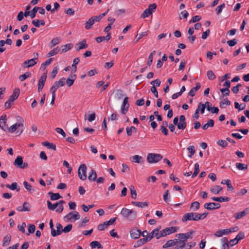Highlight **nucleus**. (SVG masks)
<instances>
[{
	"mask_svg": "<svg viewBox=\"0 0 249 249\" xmlns=\"http://www.w3.org/2000/svg\"><path fill=\"white\" fill-rule=\"evenodd\" d=\"M117 217L111 218L108 221L104 222L103 223L100 224L98 226V229L99 231H103L108 228L109 225H112L116 220Z\"/></svg>",
	"mask_w": 249,
	"mask_h": 249,
	"instance_id": "9",
	"label": "nucleus"
},
{
	"mask_svg": "<svg viewBox=\"0 0 249 249\" xmlns=\"http://www.w3.org/2000/svg\"><path fill=\"white\" fill-rule=\"evenodd\" d=\"M179 228L177 227H170L166 228L160 231V236L165 237L172 233H175L177 231Z\"/></svg>",
	"mask_w": 249,
	"mask_h": 249,
	"instance_id": "8",
	"label": "nucleus"
},
{
	"mask_svg": "<svg viewBox=\"0 0 249 249\" xmlns=\"http://www.w3.org/2000/svg\"><path fill=\"white\" fill-rule=\"evenodd\" d=\"M169 197H170L169 191L168 190H167L164 192L163 196V198L164 201L165 202L168 203L169 201Z\"/></svg>",
	"mask_w": 249,
	"mask_h": 249,
	"instance_id": "58",
	"label": "nucleus"
},
{
	"mask_svg": "<svg viewBox=\"0 0 249 249\" xmlns=\"http://www.w3.org/2000/svg\"><path fill=\"white\" fill-rule=\"evenodd\" d=\"M120 213L124 217L130 221L134 220L137 217V212L136 211L126 208H123Z\"/></svg>",
	"mask_w": 249,
	"mask_h": 249,
	"instance_id": "1",
	"label": "nucleus"
},
{
	"mask_svg": "<svg viewBox=\"0 0 249 249\" xmlns=\"http://www.w3.org/2000/svg\"><path fill=\"white\" fill-rule=\"evenodd\" d=\"M207 76L208 79L210 80H213L216 78V75L214 74L213 72L211 70L207 71Z\"/></svg>",
	"mask_w": 249,
	"mask_h": 249,
	"instance_id": "44",
	"label": "nucleus"
},
{
	"mask_svg": "<svg viewBox=\"0 0 249 249\" xmlns=\"http://www.w3.org/2000/svg\"><path fill=\"white\" fill-rule=\"evenodd\" d=\"M176 245V239L169 240L163 246V248L165 249L168 247H173Z\"/></svg>",
	"mask_w": 249,
	"mask_h": 249,
	"instance_id": "34",
	"label": "nucleus"
},
{
	"mask_svg": "<svg viewBox=\"0 0 249 249\" xmlns=\"http://www.w3.org/2000/svg\"><path fill=\"white\" fill-rule=\"evenodd\" d=\"M221 183L222 184H226V186H227L228 190H233V187L232 186L230 179H227L223 180L221 181Z\"/></svg>",
	"mask_w": 249,
	"mask_h": 249,
	"instance_id": "43",
	"label": "nucleus"
},
{
	"mask_svg": "<svg viewBox=\"0 0 249 249\" xmlns=\"http://www.w3.org/2000/svg\"><path fill=\"white\" fill-rule=\"evenodd\" d=\"M129 107V104L128 103V98L127 97H125V98L124 99L123 104L121 106V113L123 114H125L126 113L128 110V108Z\"/></svg>",
	"mask_w": 249,
	"mask_h": 249,
	"instance_id": "12",
	"label": "nucleus"
},
{
	"mask_svg": "<svg viewBox=\"0 0 249 249\" xmlns=\"http://www.w3.org/2000/svg\"><path fill=\"white\" fill-rule=\"evenodd\" d=\"M94 24L92 18H89L85 23V28L86 30H89L92 28V25Z\"/></svg>",
	"mask_w": 249,
	"mask_h": 249,
	"instance_id": "37",
	"label": "nucleus"
},
{
	"mask_svg": "<svg viewBox=\"0 0 249 249\" xmlns=\"http://www.w3.org/2000/svg\"><path fill=\"white\" fill-rule=\"evenodd\" d=\"M188 220H199L198 213H185L182 217V222H185Z\"/></svg>",
	"mask_w": 249,
	"mask_h": 249,
	"instance_id": "4",
	"label": "nucleus"
},
{
	"mask_svg": "<svg viewBox=\"0 0 249 249\" xmlns=\"http://www.w3.org/2000/svg\"><path fill=\"white\" fill-rule=\"evenodd\" d=\"M199 172V164L196 163L195 164V171L192 175V178L196 177Z\"/></svg>",
	"mask_w": 249,
	"mask_h": 249,
	"instance_id": "59",
	"label": "nucleus"
},
{
	"mask_svg": "<svg viewBox=\"0 0 249 249\" xmlns=\"http://www.w3.org/2000/svg\"><path fill=\"white\" fill-rule=\"evenodd\" d=\"M155 53H156V51H153L149 55V57L148 58V61L147 62V65L149 67L151 66V64L152 63L153 56L155 54Z\"/></svg>",
	"mask_w": 249,
	"mask_h": 249,
	"instance_id": "51",
	"label": "nucleus"
},
{
	"mask_svg": "<svg viewBox=\"0 0 249 249\" xmlns=\"http://www.w3.org/2000/svg\"><path fill=\"white\" fill-rule=\"evenodd\" d=\"M11 240V236L9 234H7L5 236L3 239V246H7L9 244Z\"/></svg>",
	"mask_w": 249,
	"mask_h": 249,
	"instance_id": "36",
	"label": "nucleus"
},
{
	"mask_svg": "<svg viewBox=\"0 0 249 249\" xmlns=\"http://www.w3.org/2000/svg\"><path fill=\"white\" fill-rule=\"evenodd\" d=\"M65 79L64 78H61L59 81H55L54 83V85L57 86V88H58L59 87H63L65 85Z\"/></svg>",
	"mask_w": 249,
	"mask_h": 249,
	"instance_id": "52",
	"label": "nucleus"
},
{
	"mask_svg": "<svg viewBox=\"0 0 249 249\" xmlns=\"http://www.w3.org/2000/svg\"><path fill=\"white\" fill-rule=\"evenodd\" d=\"M87 166L85 164H82L79 166L78 170V177L82 180H85L87 179Z\"/></svg>",
	"mask_w": 249,
	"mask_h": 249,
	"instance_id": "6",
	"label": "nucleus"
},
{
	"mask_svg": "<svg viewBox=\"0 0 249 249\" xmlns=\"http://www.w3.org/2000/svg\"><path fill=\"white\" fill-rule=\"evenodd\" d=\"M132 204L136 206H137L140 208H143L148 206V203L147 202H137V201H132Z\"/></svg>",
	"mask_w": 249,
	"mask_h": 249,
	"instance_id": "33",
	"label": "nucleus"
},
{
	"mask_svg": "<svg viewBox=\"0 0 249 249\" xmlns=\"http://www.w3.org/2000/svg\"><path fill=\"white\" fill-rule=\"evenodd\" d=\"M43 146H46L48 149H51L56 150V145L53 143H50L49 142H44L42 143Z\"/></svg>",
	"mask_w": 249,
	"mask_h": 249,
	"instance_id": "35",
	"label": "nucleus"
},
{
	"mask_svg": "<svg viewBox=\"0 0 249 249\" xmlns=\"http://www.w3.org/2000/svg\"><path fill=\"white\" fill-rule=\"evenodd\" d=\"M5 186L7 188L11 190H16L17 192H19L20 189V187L18 186L17 182H13L11 185L6 184Z\"/></svg>",
	"mask_w": 249,
	"mask_h": 249,
	"instance_id": "24",
	"label": "nucleus"
},
{
	"mask_svg": "<svg viewBox=\"0 0 249 249\" xmlns=\"http://www.w3.org/2000/svg\"><path fill=\"white\" fill-rule=\"evenodd\" d=\"M152 233L153 235H154V236L156 237L157 239H159L160 238L162 237V236H160V231L159 232V229L158 228L154 229L152 231Z\"/></svg>",
	"mask_w": 249,
	"mask_h": 249,
	"instance_id": "56",
	"label": "nucleus"
},
{
	"mask_svg": "<svg viewBox=\"0 0 249 249\" xmlns=\"http://www.w3.org/2000/svg\"><path fill=\"white\" fill-rule=\"evenodd\" d=\"M6 115L1 116L0 118V127L4 131L7 128L6 126Z\"/></svg>",
	"mask_w": 249,
	"mask_h": 249,
	"instance_id": "25",
	"label": "nucleus"
},
{
	"mask_svg": "<svg viewBox=\"0 0 249 249\" xmlns=\"http://www.w3.org/2000/svg\"><path fill=\"white\" fill-rule=\"evenodd\" d=\"M214 126V121L212 119H210L208 122L204 124L202 127L204 130L207 129L209 127H212Z\"/></svg>",
	"mask_w": 249,
	"mask_h": 249,
	"instance_id": "38",
	"label": "nucleus"
},
{
	"mask_svg": "<svg viewBox=\"0 0 249 249\" xmlns=\"http://www.w3.org/2000/svg\"><path fill=\"white\" fill-rule=\"evenodd\" d=\"M49 195L50 196L51 200H56L62 197V196L58 193H53L49 192Z\"/></svg>",
	"mask_w": 249,
	"mask_h": 249,
	"instance_id": "39",
	"label": "nucleus"
},
{
	"mask_svg": "<svg viewBox=\"0 0 249 249\" xmlns=\"http://www.w3.org/2000/svg\"><path fill=\"white\" fill-rule=\"evenodd\" d=\"M187 150H188V151L189 152L188 157L189 158H192L193 155H194L195 153V147L193 145L189 146L187 148Z\"/></svg>",
	"mask_w": 249,
	"mask_h": 249,
	"instance_id": "54",
	"label": "nucleus"
},
{
	"mask_svg": "<svg viewBox=\"0 0 249 249\" xmlns=\"http://www.w3.org/2000/svg\"><path fill=\"white\" fill-rule=\"evenodd\" d=\"M72 228V224H68L64 229H63V230H61L62 233L63 232H64L65 233H68L71 230Z\"/></svg>",
	"mask_w": 249,
	"mask_h": 249,
	"instance_id": "62",
	"label": "nucleus"
},
{
	"mask_svg": "<svg viewBox=\"0 0 249 249\" xmlns=\"http://www.w3.org/2000/svg\"><path fill=\"white\" fill-rule=\"evenodd\" d=\"M97 174L95 170H92L89 173L88 179L90 181H95L97 178Z\"/></svg>",
	"mask_w": 249,
	"mask_h": 249,
	"instance_id": "32",
	"label": "nucleus"
},
{
	"mask_svg": "<svg viewBox=\"0 0 249 249\" xmlns=\"http://www.w3.org/2000/svg\"><path fill=\"white\" fill-rule=\"evenodd\" d=\"M90 247L91 249H95L97 248L98 249H101L103 248V246L98 241H94L91 242L90 244Z\"/></svg>",
	"mask_w": 249,
	"mask_h": 249,
	"instance_id": "29",
	"label": "nucleus"
},
{
	"mask_svg": "<svg viewBox=\"0 0 249 249\" xmlns=\"http://www.w3.org/2000/svg\"><path fill=\"white\" fill-rule=\"evenodd\" d=\"M162 158L160 154L151 153L147 155L146 160L149 163H155L161 160Z\"/></svg>",
	"mask_w": 249,
	"mask_h": 249,
	"instance_id": "3",
	"label": "nucleus"
},
{
	"mask_svg": "<svg viewBox=\"0 0 249 249\" xmlns=\"http://www.w3.org/2000/svg\"><path fill=\"white\" fill-rule=\"evenodd\" d=\"M14 164L17 167L21 169H25L28 167V164L27 162H23V158L21 156H18L15 159Z\"/></svg>",
	"mask_w": 249,
	"mask_h": 249,
	"instance_id": "7",
	"label": "nucleus"
},
{
	"mask_svg": "<svg viewBox=\"0 0 249 249\" xmlns=\"http://www.w3.org/2000/svg\"><path fill=\"white\" fill-rule=\"evenodd\" d=\"M217 144L222 148H225L228 145L227 142L223 140H219L217 142Z\"/></svg>",
	"mask_w": 249,
	"mask_h": 249,
	"instance_id": "60",
	"label": "nucleus"
},
{
	"mask_svg": "<svg viewBox=\"0 0 249 249\" xmlns=\"http://www.w3.org/2000/svg\"><path fill=\"white\" fill-rule=\"evenodd\" d=\"M222 188L218 185H215L211 189V191L215 194H218L221 190Z\"/></svg>",
	"mask_w": 249,
	"mask_h": 249,
	"instance_id": "49",
	"label": "nucleus"
},
{
	"mask_svg": "<svg viewBox=\"0 0 249 249\" xmlns=\"http://www.w3.org/2000/svg\"><path fill=\"white\" fill-rule=\"evenodd\" d=\"M110 38L111 36L109 33H108V34L106 36H98L96 37L95 39L98 43H101L104 40L108 41L110 39Z\"/></svg>",
	"mask_w": 249,
	"mask_h": 249,
	"instance_id": "28",
	"label": "nucleus"
},
{
	"mask_svg": "<svg viewBox=\"0 0 249 249\" xmlns=\"http://www.w3.org/2000/svg\"><path fill=\"white\" fill-rule=\"evenodd\" d=\"M235 165L239 170H246L248 169V165L244 163H236Z\"/></svg>",
	"mask_w": 249,
	"mask_h": 249,
	"instance_id": "45",
	"label": "nucleus"
},
{
	"mask_svg": "<svg viewBox=\"0 0 249 249\" xmlns=\"http://www.w3.org/2000/svg\"><path fill=\"white\" fill-rule=\"evenodd\" d=\"M200 207V204L198 201H195L191 203V209L193 211H196Z\"/></svg>",
	"mask_w": 249,
	"mask_h": 249,
	"instance_id": "53",
	"label": "nucleus"
},
{
	"mask_svg": "<svg viewBox=\"0 0 249 249\" xmlns=\"http://www.w3.org/2000/svg\"><path fill=\"white\" fill-rule=\"evenodd\" d=\"M76 78V75L75 74H71L67 79L66 83L69 87L71 86Z\"/></svg>",
	"mask_w": 249,
	"mask_h": 249,
	"instance_id": "18",
	"label": "nucleus"
},
{
	"mask_svg": "<svg viewBox=\"0 0 249 249\" xmlns=\"http://www.w3.org/2000/svg\"><path fill=\"white\" fill-rule=\"evenodd\" d=\"M211 199L215 201H218V202H228L230 200V198L226 196H220V197H212L211 198Z\"/></svg>",
	"mask_w": 249,
	"mask_h": 249,
	"instance_id": "21",
	"label": "nucleus"
},
{
	"mask_svg": "<svg viewBox=\"0 0 249 249\" xmlns=\"http://www.w3.org/2000/svg\"><path fill=\"white\" fill-rule=\"evenodd\" d=\"M147 242V239H145V238H142L137 241L136 244L134 245V247H138L141 246Z\"/></svg>",
	"mask_w": 249,
	"mask_h": 249,
	"instance_id": "48",
	"label": "nucleus"
},
{
	"mask_svg": "<svg viewBox=\"0 0 249 249\" xmlns=\"http://www.w3.org/2000/svg\"><path fill=\"white\" fill-rule=\"evenodd\" d=\"M20 91L18 89H14L13 94L10 96L9 99L11 100V101H14L17 99L19 95Z\"/></svg>",
	"mask_w": 249,
	"mask_h": 249,
	"instance_id": "23",
	"label": "nucleus"
},
{
	"mask_svg": "<svg viewBox=\"0 0 249 249\" xmlns=\"http://www.w3.org/2000/svg\"><path fill=\"white\" fill-rule=\"evenodd\" d=\"M18 118H19V119L18 120V121L19 122V123L14 124L9 128L7 127V129L8 130L9 132L13 133L18 129V127L23 126V119L20 117H18Z\"/></svg>",
	"mask_w": 249,
	"mask_h": 249,
	"instance_id": "10",
	"label": "nucleus"
},
{
	"mask_svg": "<svg viewBox=\"0 0 249 249\" xmlns=\"http://www.w3.org/2000/svg\"><path fill=\"white\" fill-rule=\"evenodd\" d=\"M196 86L193 88H192L190 91H189L188 94L193 97L195 95L196 92L200 88L201 86L199 83H196Z\"/></svg>",
	"mask_w": 249,
	"mask_h": 249,
	"instance_id": "22",
	"label": "nucleus"
},
{
	"mask_svg": "<svg viewBox=\"0 0 249 249\" xmlns=\"http://www.w3.org/2000/svg\"><path fill=\"white\" fill-rule=\"evenodd\" d=\"M125 95L123 93V91L121 89H117L115 94V98L117 100H120Z\"/></svg>",
	"mask_w": 249,
	"mask_h": 249,
	"instance_id": "27",
	"label": "nucleus"
},
{
	"mask_svg": "<svg viewBox=\"0 0 249 249\" xmlns=\"http://www.w3.org/2000/svg\"><path fill=\"white\" fill-rule=\"evenodd\" d=\"M249 213V208L245 209L244 211L237 213L235 215V218L239 219Z\"/></svg>",
	"mask_w": 249,
	"mask_h": 249,
	"instance_id": "20",
	"label": "nucleus"
},
{
	"mask_svg": "<svg viewBox=\"0 0 249 249\" xmlns=\"http://www.w3.org/2000/svg\"><path fill=\"white\" fill-rule=\"evenodd\" d=\"M130 234L131 238L133 239H138L141 234V231L136 228H133L130 231Z\"/></svg>",
	"mask_w": 249,
	"mask_h": 249,
	"instance_id": "17",
	"label": "nucleus"
},
{
	"mask_svg": "<svg viewBox=\"0 0 249 249\" xmlns=\"http://www.w3.org/2000/svg\"><path fill=\"white\" fill-rule=\"evenodd\" d=\"M32 23L36 27H39L40 25L44 26L45 22L43 20L35 19L33 20Z\"/></svg>",
	"mask_w": 249,
	"mask_h": 249,
	"instance_id": "31",
	"label": "nucleus"
},
{
	"mask_svg": "<svg viewBox=\"0 0 249 249\" xmlns=\"http://www.w3.org/2000/svg\"><path fill=\"white\" fill-rule=\"evenodd\" d=\"M80 59L79 57L75 58L73 61L72 65V68H73L72 71L73 72H75L77 70L76 65L79 63Z\"/></svg>",
	"mask_w": 249,
	"mask_h": 249,
	"instance_id": "47",
	"label": "nucleus"
},
{
	"mask_svg": "<svg viewBox=\"0 0 249 249\" xmlns=\"http://www.w3.org/2000/svg\"><path fill=\"white\" fill-rule=\"evenodd\" d=\"M65 218H67V222L71 221L72 219H74V220L79 219L80 215L79 213L76 211L71 212L68 213L65 216Z\"/></svg>",
	"mask_w": 249,
	"mask_h": 249,
	"instance_id": "11",
	"label": "nucleus"
},
{
	"mask_svg": "<svg viewBox=\"0 0 249 249\" xmlns=\"http://www.w3.org/2000/svg\"><path fill=\"white\" fill-rule=\"evenodd\" d=\"M37 59L36 57L25 61L23 63L22 66L25 68L32 67L37 63V61L36 60Z\"/></svg>",
	"mask_w": 249,
	"mask_h": 249,
	"instance_id": "16",
	"label": "nucleus"
},
{
	"mask_svg": "<svg viewBox=\"0 0 249 249\" xmlns=\"http://www.w3.org/2000/svg\"><path fill=\"white\" fill-rule=\"evenodd\" d=\"M157 7L156 3L150 4L141 15V18H144L151 15L155 11Z\"/></svg>",
	"mask_w": 249,
	"mask_h": 249,
	"instance_id": "5",
	"label": "nucleus"
},
{
	"mask_svg": "<svg viewBox=\"0 0 249 249\" xmlns=\"http://www.w3.org/2000/svg\"><path fill=\"white\" fill-rule=\"evenodd\" d=\"M73 47L71 43L67 44L62 46V53H66Z\"/></svg>",
	"mask_w": 249,
	"mask_h": 249,
	"instance_id": "46",
	"label": "nucleus"
},
{
	"mask_svg": "<svg viewBox=\"0 0 249 249\" xmlns=\"http://www.w3.org/2000/svg\"><path fill=\"white\" fill-rule=\"evenodd\" d=\"M194 232V231H189L187 233H178V234H176V236H179V237H182L181 238L182 239H185V240H186V241H187V239H189V238H192V234H193V233Z\"/></svg>",
	"mask_w": 249,
	"mask_h": 249,
	"instance_id": "19",
	"label": "nucleus"
},
{
	"mask_svg": "<svg viewBox=\"0 0 249 249\" xmlns=\"http://www.w3.org/2000/svg\"><path fill=\"white\" fill-rule=\"evenodd\" d=\"M60 41V37L54 38L53 39L51 40V41L50 42V44L51 45V47H53V46H55L56 45L59 44Z\"/></svg>",
	"mask_w": 249,
	"mask_h": 249,
	"instance_id": "57",
	"label": "nucleus"
},
{
	"mask_svg": "<svg viewBox=\"0 0 249 249\" xmlns=\"http://www.w3.org/2000/svg\"><path fill=\"white\" fill-rule=\"evenodd\" d=\"M148 35L147 32H143L140 34H137L134 38L135 42H137L143 36H146Z\"/></svg>",
	"mask_w": 249,
	"mask_h": 249,
	"instance_id": "41",
	"label": "nucleus"
},
{
	"mask_svg": "<svg viewBox=\"0 0 249 249\" xmlns=\"http://www.w3.org/2000/svg\"><path fill=\"white\" fill-rule=\"evenodd\" d=\"M160 83H161V82H160V80L159 79H157L155 80L152 81L150 82V84L153 86L152 87H160Z\"/></svg>",
	"mask_w": 249,
	"mask_h": 249,
	"instance_id": "63",
	"label": "nucleus"
},
{
	"mask_svg": "<svg viewBox=\"0 0 249 249\" xmlns=\"http://www.w3.org/2000/svg\"><path fill=\"white\" fill-rule=\"evenodd\" d=\"M39 9L38 7H35L31 11L30 16L32 18H34L36 17V13H37Z\"/></svg>",
	"mask_w": 249,
	"mask_h": 249,
	"instance_id": "64",
	"label": "nucleus"
},
{
	"mask_svg": "<svg viewBox=\"0 0 249 249\" xmlns=\"http://www.w3.org/2000/svg\"><path fill=\"white\" fill-rule=\"evenodd\" d=\"M31 75V73L30 72H27L25 73L24 74L20 75L19 77V79L23 81L25 80L26 78L30 77Z\"/></svg>",
	"mask_w": 249,
	"mask_h": 249,
	"instance_id": "55",
	"label": "nucleus"
},
{
	"mask_svg": "<svg viewBox=\"0 0 249 249\" xmlns=\"http://www.w3.org/2000/svg\"><path fill=\"white\" fill-rule=\"evenodd\" d=\"M189 15V13L186 10H183L181 11L179 14V18L180 20H181L183 18L187 19Z\"/></svg>",
	"mask_w": 249,
	"mask_h": 249,
	"instance_id": "50",
	"label": "nucleus"
},
{
	"mask_svg": "<svg viewBox=\"0 0 249 249\" xmlns=\"http://www.w3.org/2000/svg\"><path fill=\"white\" fill-rule=\"evenodd\" d=\"M130 193L131 195V197L135 199L137 197V193L136 190H135L134 187L133 186H131L130 187Z\"/></svg>",
	"mask_w": 249,
	"mask_h": 249,
	"instance_id": "61",
	"label": "nucleus"
},
{
	"mask_svg": "<svg viewBox=\"0 0 249 249\" xmlns=\"http://www.w3.org/2000/svg\"><path fill=\"white\" fill-rule=\"evenodd\" d=\"M131 160L133 162L138 163H143V162L142 157L139 155H134L132 156Z\"/></svg>",
	"mask_w": 249,
	"mask_h": 249,
	"instance_id": "30",
	"label": "nucleus"
},
{
	"mask_svg": "<svg viewBox=\"0 0 249 249\" xmlns=\"http://www.w3.org/2000/svg\"><path fill=\"white\" fill-rule=\"evenodd\" d=\"M47 203L48 208L51 211H53L57 207L58 208L56 210V212L61 213L63 211L64 208L63 205L65 203V201L64 200H60L59 202H56L53 204L49 200H48Z\"/></svg>",
	"mask_w": 249,
	"mask_h": 249,
	"instance_id": "2",
	"label": "nucleus"
},
{
	"mask_svg": "<svg viewBox=\"0 0 249 249\" xmlns=\"http://www.w3.org/2000/svg\"><path fill=\"white\" fill-rule=\"evenodd\" d=\"M56 229L57 231L54 229L53 230H51V234L53 237H55L57 235H60L62 233V231L63 230V227L62 225L59 223H56Z\"/></svg>",
	"mask_w": 249,
	"mask_h": 249,
	"instance_id": "15",
	"label": "nucleus"
},
{
	"mask_svg": "<svg viewBox=\"0 0 249 249\" xmlns=\"http://www.w3.org/2000/svg\"><path fill=\"white\" fill-rule=\"evenodd\" d=\"M231 102L227 98H225L220 102V107L222 108L226 107L227 105H230Z\"/></svg>",
	"mask_w": 249,
	"mask_h": 249,
	"instance_id": "42",
	"label": "nucleus"
},
{
	"mask_svg": "<svg viewBox=\"0 0 249 249\" xmlns=\"http://www.w3.org/2000/svg\"><path fill=\"white\" fill-rule=\"evenodd\" d=\"M220 207V204L214 202L206 203L204 205V207L208 210H213L219 209Z\"/></svg>",
	"mask_w": 249,
	"mask_h": 249,
	"instance_id": "14",
	"label": "nucleus"
},
{
	"mask_svg": "<svg viewBox=\"0 0 249 249\" xmlns=\"http://www.w3.org/2000/svg\"><path fill=\"white\" fill-rule=\"evenodd\" d=\"M88 47V44L87 43V41L85 39L77 43L75 46L76 52H79L81 50L87 49Z\"/></svg>",
	"mask_w": 249,
	"mask_h": 249,
	"instance_id": "13",
	"label": "nucleus"
},
{
	"mask_svg": "<svg viewBox=\"0 0 249 249\" xmlns=\"http://www.w3.org/2000/svg\"><path fill=\"white\" fill-rule=\"evenodd\" d=\"M60 51V49L58 46L54 48L53 50H51L47 54V57H51L53 55L56 54Z\"/></svg>",
	"mask_w": 249,
	"mask_h": 249,
	"instance_id": "40",
	"label": "nucleus"
},
{
	"mask_svg": "<svg viewBox=\"0 0 249 249\" xmlns=\"http://www.w3.org/2000/svg\"><path fill=\"white\" fill-rule=\"evenodd\" d=\"M23 185L29 193L32 194L35 191V189L33 188L32 186L27 181H24L23 182Z\"/></svg>",
	"mask_w": 249,
	"mask_h": 249,
	"instance_id": "26",
	"label": "nucleus"
}]
</instances>
